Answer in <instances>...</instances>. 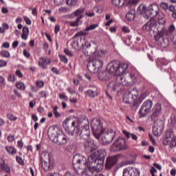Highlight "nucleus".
Segmentation results:
<instances>
[{
    "label": "nucleus",
    "mask_w": 176,
    "mask_h": 176,
    "mask_svg": "<svg viewBox=\"0 0 176 176\" xmlns=\"http://www.w3.org/2000/svg\"><path fill=\"white\" fill-rule=\"evenodd\" d=\"M91 89H88L85 94H87L88 97L91 98H94L98 96V91H97V87L94 85H90Z\"/></svg>",
    "instance_id": "obj_20"
},
{
    "label": "nucleus",
    "mask_w": 176,
    "mask_h": 176,
    "mask_svg": "<svg viewBox=\"0 0 176 176\" xmlns=\"http://www.w3.org/2000/svg\"><path fill=\"white\" fill-rule=\"evenodd\" d=\"M138 2H140V0H129L126 3V6H128V8H131V6H135V5L138 3Z\"/></svg>",
    "instance_id": "obj_41"
},
{
    "label": "nucleus",
    "mask_w": 176,
    "mask_h": 176,
    "mask_svg": "<svg viewBox=\"0 0 176 176\" xmlns=\"http://www.w3.org/2000/svg\"><path fill=\"white\" fill-rule=\"evenodd\" d=\"M84 146L85 148H91V151H96V149L98 148L97 144L94 143V140H87V141H85V142L84 143Z\"/></svg>",
    "instance_id": "obj_23"
},
{
    "label": "nucleus",
    "mask_w": 176,
    "mask_h": 176,
    "mask_svg": "<svg viewBox=\"0 0 176 176\" xmlns=\"http://www.w3.org/2000/svg\"><path fill=\"white\" fill-rule=\"evenodd\" d=\"M105 156H107L105 150L99 149L88 157L87 162L85 156L76 154L73 157V167L78 175L94 176L95 171L102 170Z\"/></svg>",
    "instance_id": "obj_1"
},
{
    "label": "nucleus",
    "mask_w": 176,
    "mask_h": 176,
    "mask_svg": "<svg viewBox=\"0 0 176 176\" xmlns=\"http://www.w3.org/2000/svg\"><path fill=\"white\" fill-rule=\"evenodd\" d=\"M47 134L50 140H51L52 142H56L57 137L60 135L58 133V129L56 128L54 126L49 127Z\"/></svg>",
    "instance_id": "obj_12"
},
{
    "label": "nucleus",
    "mask_w": 176,
    "mask_h": 176,
    "mask_svg": "<svg viewBox=\"0 0 176 176\" xmlns=\"http://www.w3.org/2000/svg\"><path fill=\"white\" fill-rule=\"evenodd\" d=\"M126 92L133 97H135L138 94V91L135 88L129 89Z\"/></svg>",
    "instance_id": "obj_43"
},
{
    "label": "nucleus",
    "mask_w": 176,
    "mask_h": 176,
    "mask_svg": "<svg viewBox=\"0 0 176 176\" xmlns=\"http://www.w3.org/2000/svg\"><path fill=\"white\" fill-rule=\"evenodd\" d=\"M94 65L98 67V69H100L102 68V66L104 65V62H102V58H96L94 56L92 60H91Z\"/></svg>",
    "instance_id": "obj_25"
},
{
    "label": "nucleus",
    "mask_w": 176,
    "mask_h": 176,
    "mask_svg": "<svg viewBox=\"0 0 176 176\" xmlns=\"http://www.w3.org/2000/svg\"><path fill=\"white\" fill-rule=\"evenodd\" d=\"M90 136V126H89V120L85 119L81 123V128L80 130V137L82 140H87Z\"/></svg>",
    "instance_id": "obj_7"
},
{
    "label": "nucleus",
    "mask_w": 176,
    "mask_h": 176,
    "mask_svg": "<svg viewBox=\"0 0 176 176\" xmlns=\"http://www.w3.org/2000/svg\"><path fill=\"white\" fill-rule=\"evenodd\" d=\"M85 12V8L81 7L78 9H77L74 13V16H80V14H83Z\"/></svg>",
    "instance_id": "obj_44"
},
{
    "label": "nucleus",
    "mask_w": 176,
    "mask_h": 176,
    "mask_svg": "<svg viewBox=\"0 0 176 176\" xmlns=\"http://www.w3.org/2000/svg\"><path fill=\"white\" fill-rule=\"evenodd\" d=\"M107 54V50H100L99 51L96 50V52H95V54L94 55V57H96L97 58H102L104 56Z\"/></svg>",
    "instance_id": "obj_31"
},
{
    "label": "nucleus",
    "mask_w": 176,
    "mask_h": 176,
    "mask_svg": "<svg viewBox=\"0 0 176 176\" xmlns=\"http://www.w3.org/2000/svg\"><path fill=\"white\" fill-rule=\"evenodd\" d=\"M146 97V94H142L140 95V96L139 97L140 102H141L143 100H145Z\"/></svg>",
    "instance_id": "obj_62"
},
{
    "label": "nucleus",
    "mask_w": 176,
    "mask_h": 176,
    "mask_svg": "<svg viewBox=\"0 0 176 176\" xmlns=\"http://www.w3.org/2000/svg\"><path fill=\"white\" fill-rule=\"evenodd\" d=\"M87 69L91 74H96L97 72L98 67L94 65V63L91 60L88 63Z\"/></svg>",
    "instance_id": "obj_30"
},
{
    "label": "nucleus",
    "mask_w": 176,
    "mask_h": 176,
    "mask_svg": "<svg viewBox=\"0 0 176 176\" xmlns=\"http://www.w3.org/2000/svg\"><path fill=\"white\" fill-rule=\"evenodd\" d=\"M66 133L72 137H80V129L78 127L68 128V129H66Z\"/></svg>",
    "instance_id": "obj_22"
},
{
    "label": "nucleus",
    "mask_w": 176,
    "mask_h": 176,
    "mask_svg": "<svg viewBox=\"0 0 176 176\" xmlns=\"http://www.w3.org/2000/svg\"><path fill=\"white\" fill-rule=\"evenodd\" d=\"M134 13H135V12L134 10H130L126 14V20H128L129 21H133V20H134Z\"/></svg>",
    "instance_id": "obj_36"
},
{
    "label": "nucleus",
    "mask_w": 176,
    "mask_h": 176,
    "mask_svg": "<svg viewBox=\"0 0 176 176\" xmlns=\"http://www.w3.org/2000/svg\"><path fill=\"white\" fill-rule=\"evenodd\" d=\"M120 157V155H116L113 156H109L106 160V168L107 170H111L112 167L118 164V160Z\"/></svg>",
    "instance_id": "obj_11"
},
{
    "label": "nucleus",
    "mask_w": 176,
    "mask_h": 176,
    "mask_svg": "<svg viewBox=\"0 0 176 176\" xmlns=\"http://www.w3.org/2000/svg\"><path fill=\"white\" fill-rule=\"evenodd\" d=\"M57 109H58V107H57V106L54 107L53 113H54L56 118H60V113H58Z\"/></svg>",
    "instance_id": "obj_50"
},
{
    "label": "nucleus",
    "mask_w": 176,
    "mask_h": 176,
    "mask_svg": "<svg viewBox=\"0 0 176 176\" xmlns=\"http://www.w3.org/2000/svg\"><path fill=\"white\" fill-rule=\"evenodd\" d=\"M91 127L94 137L96 140H100L102 133V124L101 120L98 118H94L91 122Z\"/></svg>",
    "instance_id": "obj_4"
},
{
    "label": "nucleus",
    "mask_w": 176,
    "mask_h": 176,
    "mask_svg": "<svg viewBox=\"0 0 176 176\" xmlns=\"http://www.w3.org/2000/svg\"><path fill=\"white\" fill-rule=\"evenodd\" d=\"M163 115V109L162 108V104L157 103L154 106L152 110V114L151 116V122H156L160 116Z\"/></svg>",
    "instance_id": "obj_9"
},
{
    "label": "nucleus",
    "mask_w": 176,
    "mask_h": 176,
    "mask_svg": "<svg viewBox=\"0 0 176 176\" xmlns=\"http://www.w3.org/2000/svg\"><path fill=\"white\" fill-rule=\"evenodd\" d=\"M129 68V65L126 63H120L118 60H113L107 65V69L110 75L116 74L120 76L122 74H124V72Z\"/></svg>",
    "instance_id": "obj_2"
},
{
    "label": "nucleus",
    "mask_w": 176,
    "mask_h": 176,
    "mask_svg": "<svg viewBox=\"0 0 176 176\" xmlns=\"http://www.w3.org/2000/svg\"><path fill=\"white\" fill-rule=\"evenodd\" d=\"M85 17V15H80L78 17L76 18V21L74 23H82V19Z\"/></svg>",
    "instance_id": "obj_60"
},
{
    "label": "nucleus",
    "mask_w": 176,
    "mask_h": 176,
    "mask_svg": "<svg viewBox=\"0 0 176 176\" xmlns=\"http://www.w3.org/2000/svg\"><path fill=\"white\" fill-rule=\"evenodd\" d=\"M122 100L125 104H131L134 102V98L129 92H126L122 96Z\"/></svg>",
    "instance_id": "obj_24"
},
{
    "label": "nucleus",
    "mask_w": 176,
    "mask_h": 176,
    "mask_svg": "<svg viewBox=\"0 0 176 176\" xmlns=\"http://www.w3.org/2000/svg\"><path fill=\"white\" fill-rule=\"evenodd\" d=\"M155 17L157 19L158 23H160V21L163 20V17H164V15H163V14H157V16H155Z\"/></svg>",
    "instance_id": "obj_58"
},
{
    "label": "nucleus",
    "mask_w": 176,
    "mask_h": 176,
    "mask_svg": "<svg viewBox=\"0 0 176 176\" xmlns=\"http://www.w3.org/2000/svg\"><path fill=\"white\" fill-rule=\"evenodd\" d=\"M107 87L113 90V91H119L120 90H122L123 85L118 81V77H116V81L109 82L107 85Z\"/></svg>",
    "instance_id": "obj_15"
},
{
    "label": "nucleus",
    "mask_w": 176,
    "mask_h": 176,
    "mask_svg": "<svg viewBox=\"0 0 176 176\" xmlns=\"http://www.w3.org/2000/svg\"><path fill=\"white\" fill-rule=\"evenodd\" d=\"M60 60L62 61V63H64L65 64H68V58L65 56L61 55L60 56Z\"/></svg>",
    "instance_id": "obj_53"
},
{
    "label": "nucleus",
    "mask_w": 176,
    "mask_h": 176,
    "mask_svg": "<svg viewBox=\"0 0 176 176\" xmlns=\"http://www.w3.org/2000/svg\"><path fill=\"white\" fill-rule=\"evenodd\" d=\"M63 0H54V2L56 6H60L63 5Z\"/></svg>",
    "instance_id": "obj_61"
},
{
    "label": "nucleus",
    "mask_w": 176,
    "mask_h": 176,
    "mask_svg": "<svg viewBox=\"0 0 176 176\" xmlns=\"http://www.w3.org/2000/svg\"><path fill=\"white\" fill-rule=\"evenodd\" d=\"M128 148L126 144V139L119 137L111 146L110 151L111 152H120V151H126Z\"/></svg>",
    "instance_id": "obj_3"
},
{
    "label": "nucleus",
    "mask_w": 176,
    "mask_h": 176,
    "mask_svg": "<svg viewBox=\"0 0 176 176\" xmlns=\"http://www.w3.org/2000/svg\"><path fill=\"white\" fill-rule=\"evenodd\" d=\"M161 8L164 10H167L168 9V4H167L166 3H162Z\"/></svg>",
    "instance_id": "obj_59"
},
{
    "label": "nucleus",
    "mask_w": 176,
    "mask_h": 176,
    "mask_svg": "<svg viewBox=\"0 0 176 176\" xmlns=\"http://www.w3.org/2000/svg\"><path fill=\"white\" fill-rule=\"evenodd\" d=\"M153 122V133L155 137H159L163 133V124H162V122L155 121Z\"/></svg>",
    "instance_id": "obj_14"
},
{
    "label": "nucleus",
    "mask_w": 176,
    "mask_h": 176,
    "mask_svg": "<svg viewBox=\"0 0 176 176\" xmlns=\"http://www.w3.org/2000/svg\"><path fill=\"white\" fill-rule=\"evenodd\" d=\"M41 167L44 171H50L53 170V166L50 164V161H41Z\"/></svg>",
    "instance_id": "obj_27"
},
{
    "label": "nucleus",
    "mask_w": 176,
    "mask_h": 176,
    "mask_svg": "<svg viewBox=\"0 0 176 176\" xmlns=\"http://www.w3.org/2000/svg\"><path fill=\"white\" fill-rule=\"evenodd\" d=\"M47 176H61L58 173H48Z\"/></svg>",
    "instance_id": "obj_64"
},
{
    "label": "nucleus",
    "mask_w": 176,
    "mask_h": 176,
    "mask_svg": "<svg viewBox=\"0 0 176 176\" xmlns=\"http://www.w3.org/2000/svg\"><path fill=\"white\" fill-rule=\"evenodd\" d=\"M117 80L119 83H122L123 86H133L135 83L134 76L130 73H127L125 76H117Z\"/></svg>",
    "instance_id": "obj_6"
},
{
    "label": "nucleus",
    "mask_w": 176,
    "mask_h": 176,
    "mask_svg": "<svg viewBox=\"0 0 176 176\" xmlns=\"http://www.w3.org/2000/svg\"><path fill=\"white\" fill-rule=\"evenodd\" d=\"M122 176H140V170L134 168H126L124 169Z\"/></svg>",
    "instance_id": "obj_16"
},
{
    "label": "nucleus",
    "mask_w": 176,
    "mask_h": 176,
    "mask_svg": "<svg viewBox=\"0 0 176 176\" xmlns=\"http://www.w3.org/2000/svg\"><path fill=\"white\" fill-rule=\"evenodd\" d=\"M6 150L10 155H16V153H17V150H16V148L12 146H6Z\"/></svg>",
    "instance_id": "obj_39"
},
{
    "label": "nucleus",
    "mask_w": 176,
    "mask_h": 176,
    "mask_svg": "<svg viewBox=\"0 0 176 176\" xmlns=\"http://www.w3.org/2000/svg\"><path fill=\"white\" fill-rule=\"evenodd\" d=\"M16 87H17L19 90H25V85L23 82L18 81L15 84Z\"/></svg>",
    "instance_id": "obj_42"
},
{
    "label": "nucleus",
    "mask_w": 176,
    "mask_h": 176,
    "mask_svg": "<svg viewBox=\"0 0 176 176\" xmlns=\"http://www.w3.org/2000/svg\"><path fill=\"white\" fill-rule=\"evenodd\" d=\"M9 82H16V76L14 74H10L8 77Z\"/></svg>",
    "instance_id": "obj_51"
},
{
    "label": "nucleus",
    "mask_w": 176,
    "mask_h": 176,
    "mask_svg": "<svg viewBox=\"0 0 176 176\" xmlns=\"http://www.w3.org/2000/svg\"><path fill=\"white\" fill-rule=\"evenodd\" d=\"M122 31H123V32L129 33V32H130V29H129V28H127L126 26H124V27H122Z\"/></svg>",
    "instance_id": "obj_63"
},
{
    "label": "nucleus",
    "mask_w": 176,
    "mask_h": 176,
    "mask_svg": "<svg viewBox=\"0 0 176 176\" xmlns=\"http://www.w3.org/2000/svg\"><path fill=\"white\" fill-rule=\"evenodd\" d=\"M0 167L6 173H7L8 174H10V167H9V165L5 163L4 161H3V163L0 164Z\"/></svg>",
    "instance_id": "obj_34"
},
{
    "label": "nucleus",
    "mask_w": 176,
    "mask_h": 176,
    "mask_svg": "<svg viewBox=\"0 0 176 176\" xmlns=\"http://www.w3.org/2000/svg\"><path fill=\"white\" fill-rule=\"evenodd\" d=\"M98 46L94 41L85 45V48L83 50V53L87 56H94L97 52Z\"/></svg>",
    "instance_id": "obj_10"
},
{
    "label": "nucleus",
    "mask_w": 176,
    "mask_h": 176,
    "mask_svg": "<svg viewBox=\"0 0 176 176\" xmlns=\"http://www.w3.org/2000/svg\"><path fill=\"white\" fill-rule=\"evenodd\" d=\"M111 3L114 5V6H117L118 8H120L124 5V0H112Z\"/></svg>",
    "instance_id": "obj_38"
},
{
    "label": "nucleus",
    "mask_w": 176,
    "mask_h": 176,
    "mask_svg": "<svg viewBox=\"0 0 176 176\" xmlns=\"http://www.w3.org/2000/svg\"><path fill=\"white\" fill-rule=\"evenodd\" d=\"M111 77L112 74H111L109 71L100 72L98 76L100 80H108L109 79H111Z\"/></svg>",
    "instance_id": "obj_21"
},
{
    "label": "nucleus",
    "mask_w": 176,
    "mask_h": 176,
    "mask_svg": "<svg viewBox=\"0 0 176 176\" xmlns=\"http://www.w3.org/2000/svg\"><path fill=\"white\" fill-rule=\"evenodd\" d=\"M52 60L49 58L41 57L38 59V65L43 69H47V65L51 64Z\"/></svg>",
    "instance_id": "obj_17"
},
{
    "label": "nucleus",
    "mask_w": 176,
    "mask_h": 176,
    "mask_svg": "<svg viewBox=\"0 0 176 176\" xmlns=\"http://www.w3.org/2000/svg\"><path fill=\"white\" fill-rule=\"evenodd\" d=\"M152 105H153V102H152V100H146L142 104L139 111L140 118H145V116H146V115L151 112V109H152Z\"/></svg>",
    "instance_id": "obj_8"
},
{
    "label": "nucleus",
    "mask_w": 176,
    "mask_h": 176,
    "mask_svg": "<svg viewBox=\"0 0 176 176\" xmlns=\"http://www.w3.org/2000/svg\"><path fill=\"white\" fill-rule=\"evenodd\" d=\"M176 123V118L175 116L173 115L170 116L169 122H168V126L170 129H173L175 127Z\"/></svg>",
    "instance_id": "obj_37"
},
{
    "label": "nucleus",
    "mask_w": 176,
    "mask_h": 176,
    "mask_svg": "<svg viewBox=\"0 0 176 176\" xmlns=\"http://www.w3.org/2000/svg\"><path fill=\"white\" fill-rule=\"evenodd\" d=\"M101 138V143L103 145H108V144H111L116 137V133L112 129H108L104 132H102L100 134Z\"/></svg>",
    "instance_id": "obj_5"
},
{
    "label": "nucleus",
    "mask_w": 176,
    "mask_h": 176,
    "mask_svg": "<svg viewBox=\"0 0 176 176\" xmlns=\"http://www.w3.org/2000/svg\"><path fill=\"white\" fill-rule=\"evenodd\" d=\"M68 141H69V139L67 135L64 134H59L54 143L57 145H65Z\"/></svg>",
    "instance_id": "obj_19"
},
{
    "label": "nucleus",
    "mask_w": 176,
    "mask_h": 176,
    "mask_svg": "<svg viewBox=\"0 0 176 176\" xmlns=\"http://www.w3.org/2000/svg\"><path fill=\"white\" fill-rule=\"evenodd\" d=\"M175 138H176V136L174 135V131H173V130H169L165 135L164 144L170 142L171 140H174Z\"/></svg>",
    "instance_id": "obj_26"
},
{
    "label": "nucleus",
    "mask_w": 176,
    "mask_h": 176,
    "mask_svg": "<svg viewBox=\"0 0 176 176\" xmlns=\"http://www.w3.org/2000/svg\"><path fill=\"white\" fill-rule=\"evenodd\" d=\"M154 34V39L155 41H159L160 38L163 37L164 35V30H159V29L155 30V32H153Z\"/></svg>",
    "instance_id": "obj_28"
},
{
    "label": "nucleus",
    "mask_w": 176,
    "mask_h": 176,
    "mask_svg": "<svg viewBox=\"0 0 176 176\" xmlns=\"http://www.w3.org/2000/svg\"><path fill=\"white\" fill-rule=\"evenodd\" d=\"M29 34L30 30L28 29V27L24 26L23 28V34L21 35L22 39H23L24 41H27Z\"/></svg>",
    "instance_id": "obj_33"
},
{
    "label": "nucleus",
    "mask_w": 176,
    "mask_h": 176,
    "mask_svg": "<svg viewBox=\"0 0 176 176\" xmlns=\"http://www.w3.org/2000/svg\"><path fill=\"white\" fill-rule=\"evenodd\" d=\"M78 3V0H67L66 5L68 6H75Z\"/></svg>",
    "instance_id": "obj_46"
},
{
    "label": "nucleus",
    "mask_w": 176,
    "mask_h": 176,
    "mask_svg": "<svg viewBox=\"0 0 176 176\" xmlns=\"http://www.w3.org/2000/svg\"><path fill=\"white\" fill-rule=\"evenodd\" d=\"M64 53L66 54V56H69V57H72V56H74V54H72V52L69 51V50L68 49H65Z\"/></svg>",
    "instance_id": "obj_54"
},
{
    "label": "nucleus",
    "mask_w": 176,
    "mask_h": 176,
    "mask_svg": "<svg viewBox=\"0 0 176 176\" xmlns=\"http://www.w3.org/2000/svg\"><path fill=\"white\" fill-rule=\"evenodd\" d=\"M142 30H144L145 32H148V31L149 32H151V31H153V32H156V30H157V24L155 23H145L142 27Z\"/></svg>",
    "instance_id": "obj_18"
},
{
    "label": "nucleus",
    "mask_w": 176,
    "mask_h": 176,
    "mask_svg": "<svg viewBox=\"0 0 176 176\" xmlns=\"http://www.w3.org/2000/svg\"><path fill=\"white\" fill-rule=\"evenodd\" d=\"M159 10V6L156 3H153L148 7L146 13L147 14H149L150 19H152V17L157 16Z\"/></svg>",
    "instance_id": "obj_13"
},
{
    "label": "nucleus",
    "mask_w": 176,
    "mask_h": 176,
    "mask_svg": "<svg viewBox=\"0 0 176 176\" xmlns=\"http://www.w3.org/2000/svg\"><path fill=\"white\" fill-rule=\"evenodd\" d=\"M148 12V8H146V6L144 4H140L138 8V14H143V13H146V14H148L146 13Z\"/></svg>",
    "instance_id": "obj_32"
},
{
    "label": "nucleus",
    "mask_w": 176,
    "mask_h": 176,
    "mask_svg": "<svg viewBox=\"0 0 176 176\" xmlns=\"http://www.w3.org/2000/svg\"><path fill=\"white\" fill-rule=\"evenodd\" d=\"M16 162H18L19 164L21 166L24 165V161H23V158H21V157L16 156Z\"/></svg>",
    "instance_id": "obj_56"
},
{
    "label": "nucleus",
    "mask_w": 176,
    "mask_h": 176,
    "mask_svg": "<svg viewBox=\"0 0 176 176\" xmlns=\"http://www.w3.org/2000/svg\"><path fill=\"white\" fill-rule=\"evenodd\" d=\"M59 13H69V8L67 7H60L58 8Z\"/></svg>",
    "instance_id": "obj_48"
},
{
    "label": "nucleus",
    "mask_w": 176,
    "mask_h": 176,
    "mask_svg": "<svg viewBox=\"0 0 176 176\" xmlns=\"http://www.w3.org/2000/svg\"><path fill=\"white\" fill-rule=\"evenodd\" d=\"M1 54L2 57H6V58H8V57H10V53L6 50H3L1 52Z\"/></svg>",
    "instance_id": "obj_49"
},
{
    "label": "nucleus",
    "mask_w": 176,
    "mask_h": 176,
    "mask_svg": "<svg viewBox=\"0 0 176 176\" xmlns=\"http://www.w3.org/2000/svg\"><path fill=\"white\" fill-rule=\"evenodd\" d=\"M164 144L165 145H169L170 148H175V146H176V138H175V139H172L169 142H166Z\"/></svg>",
    "instance_id": "obj_40"
},
{
    "label": "nucleus",
    "mask_w": 176,
    "mask_h": 176,
    "mask_svg": "<svg viewBox=\"0 0 176 176\" xmlns=\"http://www.w3.org/2000/svg\"><path fill=\"white\" fill-rule=\"evenodd\" d=\"M97 27H98V24H97V23L92 24L89 26H87L85 29V31H91L93 30H96V28H97Z\"/></svg>",
    "instance_id": "obj_47"
},
{
    "label": "nucleus",
    "mask_w": 176,
    "mask_h": 176,
    "mask_svg": "<svg viewBox=\"0 0 176 176\" xmlns=\"http://www.w3.org/2000/svg\"><path fill=\"white\" fill-rule=\"evenodd\" d=\"M89 33H87L86 32V30H85V32L83 31H80L77 32L74 36V39H75V38L78 37V36H86V35H87Z\"/></svg>",
    "instance_id": "obj_45"
},
{
    "label": "nucleus",
    "mask_w": 176,
    "mask_h": 176,
    "mask_svg": "<svg viewBox=\"0 0 176 176\" xmlns=\"http://www.w3.org/2000/svg\"><path fill=\"white\" fill-rule=\"evenodd\" d=\"M7 118L10 120H17V117L13 116V114H8Z\"/></svg>",
    "instance_id": "obj_57"
},
{
    "label": "nucleus",
    "mask_w": 176,
    "mask_h": 176,
    "mask_svg": "<svg viewBox=\"0 0 176 176\" xmlns=\"http://www.w3.org/2000/svg\"><path fill=\"white\" fill-rule=\"evenodd\" d=\"M85 16H87V17H94V16H96V14H94V11L87 12L85 13Z\"/></svg>",
    "instance_id": "obj_55"
},
{
    "label": "nucleus",
    "mask_w": 176,
    "mask_h": 176,
    "mask_svg": "<svg viewBox=\"0 0 176 176\" xmlns=\"http://www.w3.org/2000/svg\"><path fill=\"white\" fill-rule=\"evenodd\" d=\"M72 47H74L75 49V50H79V43H78V41H74L72 43Z\"/></svg>",
    "instance_id": "obj_52"
},
{
    "label": "nucleus",
    "mask_w": 176,
    "mask_h": 176,
    "mask_svg": "<svg viewBox=\"0 0 176 176\" xmlns=\"http://www.w3.org/2000/svg\"><path fill=\"white\" fill-rule=\"evenodd\" d=\"M41 161L50 162V154L48 152H43L41 156Z\"/></svg>",
    "instance_id": "obj_35"
},
{
    "label": "nucleus",
    "mask_w": 176,
    "mask_h": 176,
    "mask_svg": "<svg viewBox=\"0 0 176 176\" xmlns=\"http://www.w3.org/2000/svg\"><path fill=\"white\" fill-rule=\"evenodd\" d=\"M65 124L67 126V129H75V127H78V120H67Z\"/></svg>",
    "instance_id": "obj_29"
}]
</instances>
